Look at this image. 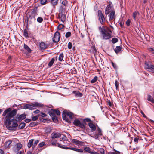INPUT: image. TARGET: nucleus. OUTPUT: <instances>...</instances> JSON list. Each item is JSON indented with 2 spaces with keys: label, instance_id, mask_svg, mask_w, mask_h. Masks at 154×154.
<instances>
[{
  "label": "nucleus",
  "instance_id": "obj_1",
  "mask_svg": "<svg viewBox=\"0 0 154 154\" xmlns=\"http://www.w3.org/2000/svg\"><path fill=\"white\" fill-rule=\"evenodd\" d=\"M17 112L15 109L11 111V109L8 108L3 112L2 116L5 119L4 124L7 129L9 130L14 131L18 126V121L14 119V116Z\"/></svg>",
  "mask_w": 154,
  "mask_h": 154
},
{
  "label": "nucleus",
  "instance_id": "obj_2",
  "mask_svg": "<svg viewBox=\"0 0 154 154\" xmlns=\"http://www.w3.org/2000/svg\"><path fill=\"white\" fill-rule=\"evenodd\" d=\"M99 30L100 32V36L102 39L108 40L111 38L112 32L108 27H100Z\"/></svg>",
  "mask_w": 154,
  "mask_h": 154
},
{
  "label": "nucleus",
  "instance_id": "obj_3",
  "mask_svg": "<svg viewBox=\"0 0 154 154\" xmlns=\"http://www.w3.org/2000/svg\"><path fill=\"white\" fill-rule=\"evenodd\" d=\"M73 114L71 112L63 111V112L62 118L63 120L68 123H71L73 119Z\"/></svg>",
  "mask_w": 154,
  "mask_h": 154
},
{
  "label": "nucleus",
  "instance_id": "obj_4",
  "mask_svg": "<svg viewBox=\"0 0 154 154\" xmlns=\"http://www.w3.org/2000/svg\"><path fill=\"white\" fill-rule=\"evenodd\" d=\"M144 68L146 69H149L150 72L154 73V65L152 64L149 61H145L144 63Z\"/></svg>",
  "mask_w": 154,
  "mask_h": 154
},
{
  "label": "nucleus",
  "instance_id": "obj_5",
  "mask_svg": "<svg viewBox=\"0 0 154 154\" xmlns=\"http://www.w3.org/2000/svg\"><path fill=\"white\" fill-rule=\"evenodd\" d=\"M98 17L100 23L103 25L106 22V18H105L104 14L102 13V11L99 10L97 12Z\"/></svg>",
  "mask_w": 154,
  "mask_h": 154
},
{
  "label": "nucleus",
  "instance_id": "obj_6",
  "mask_svg": "<svg viewBox=\"0 0 154 154\" xmlns=\"http://www.w3.org/2000/svg\"><path fill=\"white\" fill-rule=\"evenodd\" d=\"M97 133H93L91 134H88L90 136L97 140L98 139L99 136L102 135V131L99 127L97 128Z\"/></svg>",
  "mask_w": 154,
  "mask_h": 154
},
{
  "label": "nucleus",
  "instance_id": "obj_7",
  "mask_svg": "<svg viewBox=\"0 0 154 154\" xmlns=\"http://www.w3.org/2000/svg\"><path fill=\"white\" fill-rule=\"evenodd\" d=\"M73 123L75 126L79 127L82 129L85 128V123H82L78 119H76L74 120Z\"/></svg>",
  "mask_w": 154,
  "mask_h": 154
},
{
  "label": "nucleus",
  "instance_id": "obj_8",
  "mask_svg": "<svg viewBox=\"0 0 154 154\" xmlns=\"http://www.w3.org/2000/svg\"><path fill=\"white\" fill-rule=\"evenodd\" d=\"M113 9V7L112 4L111 2H109L107 5L105 10V14L106 15L108 14L110 12L112 11H114Z\"/></svg>",
  "mask_w": 154,
  "mask_h": 154
},
{
  "label": "nucleus",
  "instance_id": "obj_9",
  "mask_svg": "<svg viewBox=\"0 0 154 154\" xmlns=\"http://www.w3.org/2000/svg\"><path fill=\"white\" fill-rule=\"evenodd\" d=\"M64 9L62 8H60L59 11V17L60 20L63 23L65 20L66 19V15L63 13V10Z\"/></svg>",
  "mask_w": 154,
  "mask_h": 154
},
{
  "label": "nucleus",
  "instance_id": "obj_10",
  "mask_svg": "<svg viewBox=\"0 0 154 154\" xmlns=\"http://www.w3.org/2000/svg\"><path fill=\"white\" fill-rule=\"evenodd\" d=\"M60 38V33L58 31H57L55 33L54 37L52 38V40L54 42L57 43L59 41Z\"/></svg>",
  "mask_w": 154,
  "mask_h": 154
},
{
  "label": "nucleus",
  "instance_id": "obj_11",
  "mask_svg": "<svg viewBox=\"0 0 154 154\" xmlns=\"http://www.w3.org/2000/svg\"><path fill=\"white\" fill-rule=\"evenodd\" d=\"M109 19L110 21L115 20V11H112L109 15Z\"/></svg>",
  "mask_w": 154,
  "mask_h": 154
},
{
  "label": "nucleus",
  "instance_id": "obj_12",
  "mask_svg": "<svg viewBox=\"0 0 154 154\" xmlns=\"http://www.w3.org/2000/svg\"><path fill=\"white\" fill-rule=\"evenodd\" d=\"M61 134L58 132H53L51 135V137L52 139L58 138L60 137Z\"/></svg>",
  "mask_w": 154,
  "mask_h": 154
},
{
  "label": "nucleus",
  "instance_id": "obj_13",
  "mask_svg": "<svg viewBox=\"0 0 154 154\" xmlns=\"http://www.w3.org/2000/svg\"><path fill=\"white\" fill-rule=\"evenodd\" d=\"M22 145L20 143H17L15 146L14 151L15 152L18 151L22 147Z\"/></svg>",
  "mask_w": 154,
  "mask_h": 154
},
{
  "label": "nucleus",
  "instance_id": "obj_14",
  "mask_svg": "<svg viewBox=\"0 0 154 154\" xmlns=\"http://www.w3.org/2000/svg\"><path fill=\"white\" fill-rule=\"evenodd\" d=\"M39 46L41 50H44L48 48V45L42 42L40 44Z\"/></svg>",
  "mask_w": 154,
  "mask_h": 154
},
{
  "label": "nucleus",
  "instance_id": "obj_15",
  "mask_svg": "<svg viewBox=\"0 0 154 154\" xmlns=\"http://www.w3.org/2000/svg\"><path fill=\"white\" fill-rule=\"evenodd\" d=\"M57 140H51V143L53 146H54L60 148L61 147V144L57 143Z\"/></svg>",
  "mask_w": 154,
  "mask_h": 154
},
{
  "label": "nucleus",
  "instance_id": "obj_16",
  "mask_svg": "<svg viewBox=\"0 0 154 154\" xmlns=\"http://www.w3.org/2000/svg\"><path fill=\"white\" fill-rule=\"evenodd\" d=\"M73 143H74L75 144L77 145H82L84 143L82 141H80L78 140L75 139H73L72 140Z\"/></svg>",
  "mask_w": 154,
  "mask_h": 154
},
{
  "label": "nucleus",
  "instance_id": "obj_17",
  "mask_svg": "<svg viewBox=\"0 0 154 154\" xmlns=\"http://www.w3.org/2000/svg\"><path fill=\"white\" fill-rule=\"evenodd\" d=\"M88 125L91 128L92 132H93L96 130V127L95 125L92 122H90L88 123Z\"/></svg>",
  "mask_w": 154,
  "mask_h": 154
},
{
  "label": "nucleus",
  "instance_id": "obj_18",
  "mask_svg": "<svg viewBox=\"0 0 154 154\" xmlns=\"http://www.w3.org/2000/svg\"><path fill=\"white\" fill-rule=\"evenodd\" d=\"M24 109H27L30 110H33L34 109V108L33 105L27 104L24 106Z\"/></svg>",
  "mask_w": 154,
  "mask_h": 154
},
{
  "label": "nucleus",
  "instance_id": "obj_19",
  "mask_svg": "<svg viewBox=\"0 0 154 154\" xmlns=\"http://www.w3.org/2000/svg\"><path fill=\"white\" fill-rule=\"evenodd\" d=\"M24 49L27 51V53H31L32 51V50L31 49L25 44H24Z\"/></svg>",
  "mask_w": 154,
  "mask_h": 154
},
{
  "label": "nucleus",
  "instance_id": "obj_20",
  "mask_svg": "<svg viewBox=\"0 0 154 154\" xmlns=\"http://www.w3.org/2000/svg\"><path fill=\"white\" fill-rule=\"evenodd\" d=\"M37 8H35L33 9L31 13V15L35 17L37 15Z\"/></svg>",
  "mask_w": 154,
  "mask_h": 154
},
{
  "label": "nucleus",
  "instance_id": "obj_21",
  "mask_svg": "<svg viewBox=\"0 0 154 154\" xmlns=\"http://www.w3.org/2000/svg\"><path fill=\"white\" fill-rule=\"evenodd\" d=\"M26 115L25 114H22L20 115L18 118V120L20 121L26 118Z\"/></svg>",
  "mask_w": 154,
  "mask_h": 154
},
{
  "label": "nucleus",
  "instance_id": "obj_22",
  "mask_svg": "<svg viewBox=\"0 0 154 154\" xmlns=\"http://www.w3.org/2000/svg\"><path fill=\"white\" fill-rule=\"evenodd\" d=\"M90 51L93 53L94 56H95L97 53V50L94 46H93L91 47V48L90 49Z\"/></svg>",
  "mask_w": 154,
  "mask_h": 154
},
{
  "label": "nucleus",
  "instance_id": "obj_23",
  "mask_svg": "<svg viewBox=\"0 0 154 154\" xmlns=\"http://www.w3.org/2000/svg\"><path fill=\"white\" fill-rule=\"evenodd\" d=\"M72 93L74 94L75 96L77 97H81L82 95V93H80L79 91H73Z\"/></svg>",
  "mask_w": 154,
  "mask_h": 154
},
{
  "label": "nucleus",
  "instance_id": "obj_24",
  "mask_svg": "<svg viewBox=\"0 0 154 154\" xmlns=\"http://www.w3.org/2000/svg\"><path fill=\"white\" fill-rule=\"evenodd\" d=\"M84 150L85 152H88L90 154H91L92 153L93 150L89 147H84Z\"/></svg>",
  "mask_w": 154,
  "mask_h": 154
},
{
  "label": "nucleus",
  "instance_id": "obj_25",
  "mask_svg": "<svg viewBox=\"0 0 154 154\" xmlns=\"http://www.w3.org/2000/svg\"><path fill=\"white\" fill-rule=\"evenodd\" d=\"M34 139H32L30 140L27 144V146L29 148H30L32 146L33 147Z\"/></svg>",
  "mask_w": 154,
  "mask_h": 154
},
{
  "label": "nucleus",
  "instance_id": "obj_26",
  "mask_svg": "<svg viewBox=\"0 0 154 154\" xmlns=\"http://www.w3.org/2000/svg\"><path fill=\"white\" fill-rule=\"evenodd\" d=\"M12 143V141L11 140H8L5 143V147L9 148L10 147V145Z\"/></svg>",
  "mask_w": 154,
  "mask_h": 154
},
{
  "label": "nucleus",
  "instance_id": "obj_27",
  "mask_svg": "<svg viewBox=\"0 0 154 154\" xmlns=\"http://www.w3.org/2000/svg\"><path fill=\"white\" fill-rule=\"evenodd\" d=\"M33 106L34 108L35 107H42L43 106V105L40 104L37 102H35L32 103Z\"/></svg>",
  "mask_w": 154,
  "mask_h": 154
},
{
  "label": "nucleus",
  "instance_id": "obj_28",
  "mask_svg": "<svg viewBox=\"0 0 154 154\" xmlns=\"http://www.w3.org/2000/svg\"><path fill=\"white\" fill-rule=\"evenodd\" d=\"M121 48L120 46H117L114 49V50L115 52L117 54L121 51Z\"/></svg>",
  "mask_w": 154,
  "mask_h": 154
},
{
  "label": "nucleus",
  "instance_id": "obj_29",
  "mask_svg": "<svg viewBox=\"0 0 154 154\" xmlns=\"http://www.w3.org/2000/svg\"><path fill=\"white\" fill-rule=\"evenodd\" d=\"M44 131L45 133L47 134L49 133L51 131V129L50 127H45L44 128Z\"/></svg>",
  "mask_w": 154,
  "mask_h": 154
},
{
  "label": "nucleus",
  "instance_id": "obj_30",
  "mask_svg": "<svg viewBox=\"0 0 154 154\" xmlns=\"http://www.w3.org/2000/svg\"><path fill=\"white\" fill-rule=\"evenodd\" d=\"M49 114L51 116H56L54 112V110L51 109L49 111Z\"/></svg>",
  "mask_w": 154,
  "mask_h": 154
},
{
  "label": "nucleus",
  "instance_id": "obj_31",
  "mask_svg": "<svg viewBox=\"0 0 154 154\" xmlns=\"http://www.w3.org/2000/svg\"><path fill=\"white\" fill-rule=\"evenodd\" d=\"M59 0H51V3L53 6L56 5L58 2Z\"/></svg>",
  "mask_w": 154,
  "mask_h": 154
},
{
  "label": "nucleus",
  "instance_id": "obj_32",
  "mask_svg": "<svg viewBox=\"0 0 154 154\" xmlns=\"http://www.w3.org/2000/svg\"><path fill=\"white\" fill-rule=\"evenodd\" d=\"M147 100L151 102L152 103H154V99L150 95H148Z\"/></svg>",
  "mask_w": 154,
  "mask_h": 154
},
{
  "label": "nucleus",
  "instance_id": "obj_33",
  "mask_svg": "<svg viewBox=\"0 0 154 154\" xmlns=\"http://www.w3.org/2000/svg\"><path fill=\"white\" fill-rule=\"evenodd\" d=\"M26 124L24 122H21L19 125V128L20 129H23L25 127Z\"/></svg>",
  "mask_w": 154,
  "mask_h": 154
},
{
  "label": "nucleus",
  "instance_id": "obj_34",
  "mask_svg": "<svg viewBox=\"0 0 154 154\" xmlns=\"http://www.w3.org/2000/svg\"><path fill=\"white\" fill-rule=\"evenodd\" d=\"M72 150L81 153L83 152V149H78L75 148H73V149H72Z\"/></svg>",
  "mask_w": 154,
  "mask_h": 154
},
{
  "label": "nucleus",
  "instance_id": "obj_35",
  "mask_svg": "<svg viewBox=\"0 0 154 154\" xmlns=\"http://www.w3.org/2000/svg\"><path fill=\"white\" fill-rule=\"evenodd\" d=\"M23 35L26 38H27L29 37L28 31L26 29L24 30Z\"/></svg>",
  "mask_w": 154,
  "mask_h": 154
},
{
  "label": "nucleus",
  "instance_id": "obj_36",
  "mask_svg": "<svg viewBox=\"0 0 154 154\" xmlns=\"http://www.w3.org/2000/svg\"><path fill=\"white\" fill-rule=\"evenodd\" d=\"M64 55L62 53H61L59 57V60L60 61H62L63 60Z\"/></svg>",
  "mask_w": 154,
  "mask_h": 154
},
{
  "label": "nucleus",
  "instance_id": "obj_37",
  "mask_svg": "<svg viewBox=\"0 0 154 154\" xmlns=\"http://www.w3.org/2000/svg\"><path fill=\"white\" fill-rule=\"evenodd\" d=\"M98 77L97 76H95L93 79H92L91 81V83H95L97 80Z\"/></svg>",
  "mask_w": 154,
  "mask_h": 154
},
{
  "label": "nucleus",
  "instance_id": "obj_38",
  "mask_svg": "<svg viewBox=\"0 0 154 154\" xmlns=\"http://www.w3.org/2000/svg\"><path fill=\"white\" fill-rule=\"evenodd\" d=\"M54 59L53 58H52L51 60V61H50L49 63L48 64V66L49 67H51L52 66L54 63Z\"/></svg>",
  "mask_w": 154,
  "mask_h": 154
},
{
  "label": "nucleus",
  "instance_id": "obj_39",
  "mask_svg": "<svg viewBox=\"0 0 154 154\" xmlns=\"http://www.w3.org/2000/svg\"><path fill=\"white\" fill-rule=\"evenodd\" d=\"M28 20H32L34 21H35V17L32 15H30L28 18Z\"/></svg>",
  "mask_w": 154,
  "mask_h": 154
},
{
  "label": "nucleus",
  "instance_id": "obj_40",
  "mask_svg": "<svg viewBox=\"0 0 154 154\" xmlns=\"http://www.w3.org/2000/svg\"><path fill=\"white\" fill-rule=\"evenodd\" d=\"M39 141V140H35L34 142V144H33V147H32V148L33 149L37 145Z\"/></svg>",
  "mask_w": 154,
  "mask_h": 154
},
{
  "label": "nucleus",
  "instance_id": "obj_41",
  "mask_svg": "<svg viewBox=\"0 0 154 154\" xmlns=\"http://www.w3.org/2000/svg\"><path fill=\"white\" fill-rule=\"evenodd\" d=\"M37 123L35 122H32L29 124L30 126L33 127L37 125Z\"/></svg>",
  "mask_w": 154,
  "mask_h": 154
},
{
  "label": "nucleus",
  "instance_id": "obj_42",
  "mask_svg": "<svg viewBox=\"0 0 154 154\" xmlns=\"http://www.w3.org/2000/svg\"><path fill=\"white\" fill-rule=\"evenodd\" d=\"M91 121V119L89 118H86L83 120V123H85V125L86 124V122H89Z\"/></svg>",
  "mask_w": 154,
  "mask_h": 154
},
{
  "label": "nucleus",
  "instance_id": "obj_43",
  "mask_svg": "<svg viewBox=\"0 0 154 154\" xmlns=\"http://www.w3.org/2000/svg\"><path fill=\"white\" fill-rule=\"evenodd\" d=\"M138 14L137 12L135 11L134 12L133 14V17L134 19L135 20H136V17H137V15Z\"/></svg>",
  "mask_w": 154,
  "mask_h": 154
},
{
  "label": "nucleus",
  "instance_id": "obj_44",
  "mask_svg": "<svg viewBox=\"0 0 154 154\" xmlns=\"http://www.w3.org/2000/svg\"><path fill=\"white\" fill-rule=\"evenodd\" d=\"M63 145H61V147H60V148L65 149H69L72 150V149H73V147H65V146H63Z\"/></svg>",
  "mask_w": 154,
  "mask_h": 154
},
{
  "label": "nucleus",
  "instance_id": "obj_45",
  "mask_svg": "<svg viewBox=\"0 0 154 154\" xmlns=\"http://www.w3.org/2000/svg\"><path fill=\"white\" fill-rule=\"evenodd\" d=\"M45 145V143L43 142L40 143L39 144L38 146L40 147H42Z\"/></svg>",
  "mask_w": 154,
  "mask_h": 154
},
{
  "label": "nucleus",
  "instance_id": "obj_46",
  "mask_svg": "<svg viewBox=\"0 0 154 154\" xmlns=\"http://www.w3.org/2000/svg\"><path fill=\"white\" fill-rule=\"evenodd\" d=\"M64 25L62 24H60L58 26L57 28L59 30H61L64 27Z\"/></svg>",
  "mask_w": 154,
  "mask_h": 154
},
{
  "label": "nucleus",
  "instance_id": "obj_47",
  "mask_svg": "<svg viewBox=\"0 0 154 154\" xmlns=\"http://www.w3.org/2000/svg\"><path fill=\"white\" fill-rule=\"evenodd\" d=\"M43 19L41 17H38L37 19V21L39 23H42L43 21Z\"/></svg>",
  "mask_w": 154,
  "mask_h": 154
},
{
  "label": "nucleus",
  "instance_id": "obj_48",
  "mask_svg": "<svg viewBox=\"0 0 154 154\" xmlns=\"http://www.w3.org/2000/svg\"><path fill=\"white\" fill-rule=\"evenodd\" d=\"M71 33L70 32H67L66 35H65V37L66 38H68V37H70L71 36Z\"/></svg>",
  "mask_w": 154,
  "mask_h": 154
},
{
  "label": "nucleus",
  "instance_id": "obj_49",
  "mask_svg": "<svg viewBox=\"0 0 154 154\" xmlns=\"http://www.w3.org/2000/svg\"><path fill=\"white\" fill-rule=\"evenodd\" d=\"M38 116H34L32 117V120L34 121H36L38 119Z\"/></svg>",
  "mask_w": 154,
  "mask_h": 154
},
{
  "label": "nucleus",
  "instance_id": "obj_50",
  "mask_svg": "<svg viewBox=\"0 0 154 154\" xmlns=\"http://www.w3.org/2000/svg\"><path fill=\"white\" fill-rule=\"evenodd\" d=\"M118 39L117 38H113L112 40V42L113 43H115L117 42Z\"/></svg>",
  "mask_w": 154,
  "mask_h": 154
},
{
  "label": "nucleus",
  "instance_id": "obj_51",
  "mask_svg": "<svg viewBox=\"0 0 154 154\" xmlns=\"http://www.w3.org/2000/svg\"><path fill=\"white\" fill-rule=\"evenodd\" d=\"M72 43L70 42H69L68 43V47L69 49L72 48Z\"/></svg>",
  "mask_w": 154,
  "mask_h": 154
},
{
  "label": "nucleus",
  "instance_id": "obj_52",
  "mask_svg": "<svg viewBox=\"0 0 154 154\" xmlns=\"http://www.w3.org/2000/svg\"><path fill=\"white\" fill-rule=\"evenodd\" d=\"M52 120L54 121H55V122H57V121H58V120H57V117L56 116H52Z\"/></svg>",
  "mask_w": 154,
  "mask_h": 154
},
{
  "label": "nucleus",
  "instance_id": "obj_53",
  "mask_svg": "<svg viewBox=\"0 0 154 154\" xmlns=\"http://www.w3.org/2000/svg\"><path fill=\"white\" fill-rule=\"evenodd\" d=\"M54 110L55 114H56L57 116L60 115V112L59 110L57 109H55Z\"/></svg>",
  "mask_w": 154,
  "mask_h": 154
},
{
  "label": "nucleus",
  "instance_id": "obj_54",
  "mask_svg": "<svg viewBox=\"0 0 154 154\" xmlns=\"http://www.w3.org/2000/svg\"><path fill=\"white\" fill-rule=\"evenodd\" d=\"M40 3L42 5L45 4L47 2V0H40Z\"/></svg>",
  "mask_w": 154,
  "mask_h": 154
},
{
  "label": "nucleus",
  "instance_id": "obj_55",
  "mask_svg": "<svg viewBox=\"0 0 154 154\" xmlns=\"http://www.w3.org/2000/svg\"><path fill=\"white\" fill-rule=\"evenodd\" d=\"M62 4L64 6H66L68 4V2L66 0H65L62 2Z\"/></svg>",
  "mask_w": 154,
  "mask_h": 154
},
{
  "label": "nucleus",
  "instance_id": "obj_56",
  "mask_svg": "<svg viewBox=\"0 0 154 154\" xmlns=\"http://www.w3.org/2000/svg\"><path fill=\"white\" fill-rule=\"evenodd\" d=\"M113 150L114 151H115V152H117V153H119V154L117 153H116V152H110V154H119L120 153V152L119 151H118L116 150L115 149H113Z\"/></svg>",
  "mask_w": 154,
  "mask_h": 154
},
{
  "label": "nucleus",
  "instance_id": "obj_57",
  "mask_svg": "<svg viewBox=\"0 0 154 154\" xmlns=\"http://www.w3.org/2000/svg\"><path fill=\"white\" fill-rule=\"evenodd\" d=\"M115 86H116V89H117L118 88L119 83L117 80L115 81Z\"/></svg>",
  "mask_w": 154,
  "mask_h": 154
},
{
  "label": "nucleus",
  "instance_id": "obj_58",
  "mask_svg": "<svg viewBox=\"0 0 154 154\" xmlns=\"http://www.w3.org/2000/svg\"><path fill=\"white\" fill-rule=\"evenodd\" d=\"M40 120L41 121L44 123H45L47 121V119H44L42 118H40Z\"/></svg>",
  "mask_w": 154,
  "mask_h": 154
},
{
  "label": "nucleus",
  "instance_id": "obj_59",
  "mask_svg": "<svg viewBox=\"0 0 154 154\" xmlns=\"http://www.w3.org/2000/svg\"><path fill=\"white\" fill-rule=\"evenodd\" d=\"M111 63L114 68L115 69H116L117 68V65L116 64L114 63L113 62H112Z\"/></svg>",
  "mask_w": 154,
  "mask_h": 154
},
{
  "label": "nucleus",
  "instance_id": "obj_60",
  "mask_svg": "<svg viewBox=\"0 0 154 154\" xmlns=\"http://www.w3.org/2000/svg\"><path fill=\"white\" fill-rule=\"evenodd\" d=\"M39 115L42 117H45L47 116V115L45 113L43 112H41Z\"/></svg>",
  "mask_w": 154,
  "mask_h": 154
},
{
  "label": "nucleus",
  "instance_id": "obj_61",
  "mask_svg": "<svg viewBox=\"0 0 154 154\" xmlns=\"http://www.w3.org/2000/svg\"><path fill=\"white\" fill-rule=\"evenodd\" d=\"M131 21L129 19L126 22V24L127 26H129L130 25Z\"/></svg>",
  "mask_w": 154,
  "mask_h": 154
},
{
  "label": "nucleus",
  "instance_id": "obj_62",
  "mask_svg": "<svg viewBox=\"0 0 154 154\" xmlns=\"http://www.w3.org/2000/svg\"><path fill=\"white\" fill-rule=\"evenodd\" d=\"M139 138L135 137L134 139V141L136 143H138Z\"/></svg>",
  "mask_w": 154,
  "mask_h": 154
},
{
  "label": "nucleus",
  "instance_id": "obj_63",
  "mask_svg": "<svg viewBox=\"0 0 154 154\" xmlns=\"http://www.w3.org/2000/svg\"><path fill=\"white\" fill-rule=\"evenodd\" d=\"M100 152L101 154H104V150L103 148L100 149Z\"/></svg>",
  "mask_w": 154,
  "mask_h": 154
},
{
  "label": "nucleus",
  "instance_id": "obj_64",
  "mask_svg": "<svg viewBox=\"0 0 154 154\" xmlns=\"http://www.w3.org/2000/svg\"><path fill=\"white\" fill-rule=\"evenodd\" d=\"M16 154H24L23 150L21 151L18 152Z\"/></svg>",
  "mask_w": 154,
  "mask_h": 154
}]
</instances>
